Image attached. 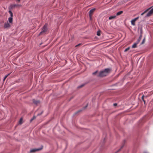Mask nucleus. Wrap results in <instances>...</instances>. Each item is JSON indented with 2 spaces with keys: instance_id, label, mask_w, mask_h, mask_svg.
Wrapping results in <instances>:
<instances>
[{
  "instance_id": "9d476101",
  "label": "nucleus",
  "mask_w": 153,
  "mask_h": 153,
  "mask_svg": "<svg viewBox=\"0 0 153 153\" xmlns=\"http://www.w3.org/2000/svg\"><path fill=\"white\" fill-rule=\"evenodd\" d=\"M137 44H138V43L137 42L135 43L132 46V48H136L137 47Z\"/></svg>"
},
{
  "instance_id": "7ed1b4c3",
  "label": "nucleus",
  "mask_w": 153,
  "mask_h": 153,
  "mask_svg": "<svg viewBox=\"0 0 153 153\" xmlns=\"http://www.w3.org/2000/svg\"><path fill=\"white\" fill-rule=\"evenodd\" d=\"M47 25H45L43 27L42 31L40 32L39 35L41 34L42 33L45 32L47 30Z\"/></svg>"
},
{
  "instance_id": "a878e982",
  "label": "nucleus",
  "mask_w": 153,
  "mask_h": 153,
  "mask_svg": "<svg viewBox=\"0 0 153 153\" xmlns=\"http://www.w3.org/2000/svg\"><path fill=\"white\" fill-rule=\"evenodd\" d=\"M143 97H144V96H143L142 97V100H143V101L144 102V104H145V101L143 100Z\"/></svg>"
},
{
  "instance_id": "1a4fd4ad",
  "label": "nucleus",
  "mask_w": 153,
  "mask_h": 153,
  "mask_svg": "<svg viewBox=\"0 0 153 153\" xmlns=\"http://www.w3.org/2000/svg\"><path fill=\"white\" fill-rule=\"evenodd\" d=\"M116 16H115V15L114 16H110L109 17V20H111V19H115L116 18Z\"/></svg>"
},
{
  "instance_id": "20e7f679",
  "label": "nucleus",
  "mask_w": 153,
  "mask_h": 153,
  "mask_svg": "<svg viewBox=\"0 0 153 153\" xmlns=\"http://www.w3.org/2000/svg\"><path fill=\"white\" fill-rule=\"evenodd\" d=\"M10 25L8 22H5L4 25V28H8L10 27Z\"/></svg>"
},
{
  "instance_id": "6ab92c4d",
  "label": "nucleus",
  "mask_w": 153,
  "mask_h": 153,
  "mask_svg": "<svg viewBox=\"0 0 153 153\" xmlns=\"http://www.w3.org/2000/svg\"><path fill=\"white\" fill-rule=\"evenodd\" d=\"M19 6V5H18V4H16H16H13V5H12L11 6H12V7H15L16 6Z\"/></svg>"
},
{
  "instance_id": "7c9ffc66",
  "label": "nucleus",
  "mask_w": 153,
  "mask_h": 153,
  "mask_svg": "<svg viewBox=\"0 0 153 153\" xmlns=\"http://www.w3.org/2000/svg\"><path fill=\"white\" fill-rule=\"evenodd\" d=\"M20 1V0H17V2H19Z\"/></svg>"
},
{
  "instance_id": "39448f33",
  "label": "nucleus",
  "mask_w": 153,
  "mask_h": 153,
  "mask_svg": "<svg viewBox=\"0 0 153 153\" xmlns=\"http://www.w3.org/2000/svg\"><path fill=\"white\" fill-rule=\"evenodd\" d=\"M138 17L134 18L131 21V23L132 25L134 26L135 25V21L138 19Z\"/></svg>"
},
{
  "instance_id": "393cba45",
  "label": "nucleus",
  "mask_w": 153,
  "mask_h": 153,
  "mask_svg": "<svg viewBox=\"0 0 153 153\" xmlns=\"http://www.w3.org/2000/svg\"><path fill=\"white\" fill-rule=\"evenodd\" d=\"M142 37V35L141 34V35H140V36L139 37V38L138 39H139L141 40V39Z\"/></svg>"
},
{
  "instance_id": "5701e85b",
  "label": "nucleus",
  "mask_w": 153,
  "mask_h": 153,
  "mask_svg": "<svg viewBox=\"0 0 153 153\" xmlns=\"http://www.w3.org/2000/svg\"><path fill=\"white\" fill-rule=\"evenodd\" d=\"M142 37V35L141 34V35H140V36L139 37V38L138 39H139L141 40V39Z\"/></svg>"
},
{
  "instance_id": "b1692460",
  "label": "nucleus",
  "mask_w": 153,
  "mask_h": 153,
  "mask_svg": "<svg viewBox=\"0 0 153 153\" xmlns=\"http://www.w3.org/2000/svg\"><path fill=\"white\" fill-rule=\"evenodd\" d=\"M142 37V35L141 34V35H140V36L139 37V38L138 39H139L141 40V39Z\"/></svg>"
},
{
  "instance_id": "bb28decb",
  "label": "nucleus",
  "mask_w": 153,
  "mask_h": 153,
  "mask_svg": "<svg viewBox=\"0 0 153 153\" xmlns=\"http://www.w3.org/2000/svg\"><path fill=\"white\" fill-rule=\"evenodd\" d=\"M123 146H122L121 147V148L119 149V150L117 152L120 151L121 149L123 148Z\"/></svg>"
},
{
  "instance_id": "cd10ccee",
  "label": "nucleus",
  "mask_w": 153,
  "mask_h": 153,
  "mask_svg": "<svg viewBox=\"0 0 153 153\" xmlns=\"http://www.w3.org/2000/svg\"><path fill=\"white\" fill-rule=\"evenodd\" d=\"M42 113H43V111H42L41 113H40V114H37V115L38 116H39V115H41V114H42Z\"/></svg>"
},
{
  "instance_id": "473e14b6",
  "label": "nucleus",
  "mask_w": 153,
  "mask_h": 153,
  "mask_svg": "<svg viewBox=\"0 0 153 153\" xmlns=\"http://www.w3.org/2000/svg\"><path fill=\"white\" fill-rule=\"evenodd\" d=\"M83 85H82L80 87H82Z\"/></svg>"
},
{
  "instance_id": "c756f323",
  "label": "nucleus",
  "mask_w": 153,
  "mask_h": 153,
  "mask_svg": "<svg viewBox=\"0 0 153 153\" xmlns=\"http://www.w3.org/2000/svg\"><path fill=\"white\" fill-rule=\"evenodd\" d=\"M117 105V104L116 103H114V106H116Z\"/></svg>"
},
{
  "instance_id": "2eb2a0df",
  "label": "nucleus",
  "mask_w": 153,
  "mask_h": 153,
  "mask_svg": "<svg viewBox=\"0 0 153 153\" xmlns=\"http://www.w3.org/2000/svg\"><path fill=\"white\" fill-rule=\"evenodd\" d=\"M10 74H8L7 75H6V76H4V79H3V81H4L6 79L9 75Z\"/></svg>"
},
{
  "instance_id": "a211bd4d",
  "label": "nucleus",
  "mask_w": 153,
  "mask_h": 153,
  "mask_svg": "<svg viewBox=\"0 0 153 153\" xmlns=\"http://www.w3.org/2000/svg\"><path fill=\"white\" fill-rule=\"evenodd\" d=\"M97 35L98 36H100V31H98L97 32Z\"/></svg>"
},
{
  "instance_id": "412c9836",
  "label": "nucleus",
  "mask_w": 153,
  "mask_h": 153,
  "mask_svg": "<svg viewBox=\"0 0 153 153\" xmlns=\"http://www.w3.org/2000/svg\"><path fill=\"white\" fill-rule=\"evenodd\" d=\"M98 72V71H95V72H93V73H92V74L93 75H95L96 74H97Z\"/></svg>"
},
{
  "instance_id": "f257e3e1",
  "label": "nucleus",
  "mask_w": 153,
  "mask_h": 153,
  "mask_svg": "<svg viewBox=\"0 0 153 153\" xmlns=\"http://www.w3.org/2000/svg\"><path fill=\"white\" fill-rule=\"evenodd\" d=\"M111 70L110 68H106L100 71L98 76L102 77L107 75L110 72Z\"/></svg>"
},
{
  "instance_id": "4468645a",
  "label": "nucleus",
  "mask_w": 153,
  "mask_h": 153,
  "mask_svg": "<svg viewBox=\"0 0 153 153\" xmlns=\"http://www.w3.org/2000/svg\"><path fill=\"white\" fill-rule=\"evenodd\" d=\"M123 12L122 11H119L117 13V15L118 16L120 15L121 14L123 13Z\"/></svg>"
},
{
  "instance_id": "ddd939ff",
  "label": "nucleus",
  "mask_w": 153,
  "mask_h": 153,
  "mask_svg": "<svg viewBox=\"0 0 153 153\" xmlns=\"http://www.w3.org/2000/svg\"><path fill=\"white\" fill-rule=\"evenodd\" d=\"M23 123V120L22 118H21L19 121V123L21 124Z\"/></svg>"
},
{
  "instance_id": "9b49d317",
  "label": "nucleus",
  "mask_w": 153,
  "mask_h": 153,
  "mask_svg": "<svg viewBox=\"0 0 153 153\" xmlns=\"http://www.w3.org/2000/svg\"><path fill=\"white\" fill-rule=\"evenodd\" d=\"M33 102L36 104H37L39 103V101H35L34 100L33 101Z\"/></svg>"
},
{
  "instance_id": "2f4dec72",
  "label": "nucleus",
  "mask_w": 153,
  "mask_h": 153,
  "mask_svg": "<svg viewBox=\"0 0 153 153\" xmlns=\"http://www.w3.org/2000/svg\"><path fill=\"white\" fill-rule=\"evenodd\" d=\"M144 153H148L147 152H145Z\"/></svg>"
},
{
  "instance_id": "0eeeda50",
  "label": "nucleus",
  "mask_w": 153,
  "mask_h": 153,
  "mask_svg": "<svg viewBox=\"0 0 153 153\" xmlns=\"http://www.w3.org/2000/svg\"><path fill=\"white\" fill-rule=\"evenodd\" d=\"M95 9H93L89 11V16L91 17L92 14L93 13Z\"/></svg>"
},
{
  "instance_id": "f03ea898",
  "label": "nucleus",
  "mask_w": 153,
  "mask_h": 153,
  "mask_svg": "<svg viewBox=\"0 0 153 153\" xmlns=\"http://www.w3.org/2000/svg\"><path fill=\"white\" fill-rule=\"evenodd\" d=\"M151 8H152V9L147 14L146 16V17H149L150 16H151L153 14V6L152 7H151L150 8H148L147 9H146V10H145L144 12L142 13L141 14V16L143 15L147 11H148Z\"/></svg>"
},
{
  "instance_id": "f3484780",
  "label": "nucleus",
  "mask_w": 153,
  "mask_h": 153,
  "mask_svg": "<svg viewBox=\"0 0 153 153\" xmlns=\"http://www.w3.org/2000/svg\"><path fill=\"white\" fill-rule=\"evenodd\" d=\"M130 48V47H128V48H126V49L125 50L124 52H126L127 51H128L129 50Z\"/></svg>"
},
{
  "instance_id": "dca6fc26",
  "label": "nucleus",
  "mask_w": 153,
  "mask_h": 153,
  "mask_svg": "<svg viewBox=\"0 0 153 153\" xmlns=\"http://www.w3.org/2000/svg\"><path fill=\"white\" fill-rule=\"evenodd\" d=\"M145 38H144L143 39L142 42L141 44L142 45V44H143L145 43Z\"/></svg>"
},
{
  "instance_id": "c85d7f7f",
  "label": "nucleus",
  "mask_w": 153,
  "mask_h": 153,
  "mask_svg": "<svg viewBox=\"0 0 153 153\" xmlns=\"http://www.w3.org/2000/svg\"><path fill=\"white\" fill-rule=\"evenodd\" d=\"M81 45V44H79L77 45H76L75 47H77Z\"/></svg>"
},
{
  "instance_id": "aec40b11",
  "label": "nucleus",
  "mask_w": 153,
  "mask_h": 153,
  "mask_svg": "<svg viewBox=\"0 0 153 153\" xmlns=\"http://www.w3.org/2000/svg\"><path fill=\"white\" fill-rule=\"evenodd\" d=\"M36 117L35 116H34L30 120V121H32L33 120L35 119Z\"/></svg>"
},
{
  "instance_id": "6e6552de",
  "label": "nucleus",
  "mask_w": 153,
  "mask_h": 153,
  "mask_svg": "<svg viewBox=\"0 0 153 153\" xmlns=\"http://www.w3.org/2000/svg\"><path fill=\"white\" fill-rule=\"evenodd\" d=\"M8 21L10 23H12L13 22V18L11 17H10L8 18Z\"/></svg>"
},
{
  "instance_id": "4be33fe9",
  "label": "nucleus",
  "mask_w": 153,
  "mask_h": 153,
  "mask_svg": "<svg viewBox=\"0 0 153 153\" xmlns=\"http://www.w3.org/2000/svg\"><path fill=\"white\" fill-rule=\"evenodd\" d=\"M140 40H141L139 39H138L136 42L138 44L140 42Z\"/></svg>"
},
{
  "instance_id": "f8f14e48",
  "label": "nucleus",
  "mask_w": 153,
  "mask_h": 153,
  "mask_svg": "<svg viewBox=\"0 0 153 153\" xmlns=\"http://www.w3.org/2000/svg\"><path fill=\"white\" fill-rule=\"evenodd\" d=\"M9 13L10 15V17H12L13 16V14L12 12L10 10H9Z\"/></svg>"
},
{
  "instance_id": "423d86ee",
  "label": "nucleus",
  "mask_w": 153,
  "mask_h": 153,
  "mask_svg": "<svg viewBox=\"0 0 153 153\" xmlns=\"http://www.w3.org/2000/svg\"><path fill=\"white\" fill-rule=\"evenodd\" d=\"M42 149V148H39V149H31L30 150V152H36L37 151H38L39 150H41V149Z\"/></svg>"
}]
</instances>
